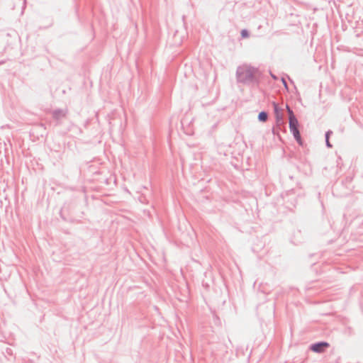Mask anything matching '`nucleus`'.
I'll return each mask as SVG.
<instances>
[{"label":"nucleus","instance_id":"1","mask_svg":"<svg viewBox=\"0 0 363 363\" xmlns=\"http://www.w3.org/2000/svg\"><path fill=\"white\" fill-rule=\"evenodd\" d=\"M258 75V70L249 66L239 67L238 77L240 82H245L253 79Z\"/></svg>","mask_w":363,"mask_h":363},{"label":"nucleus","instance_id":"2","mask_svg":"<svg viewBox=\"0 0 363 363\" xmlns=\"http://www.w3.org/2000/svg\"><path fill=\"white\" fill-rule=\"evenodd\" d=\"M289 119V128L291 132L293 133L294 138L299 145H302L303 142L301 138V135L298 130V121L296 117H292Z\"/></svg>","mask_w":363,"mask_h":363},{"label":"nucleus","instance_id":"3","mask_svg":"<svg viewBox=\"0 0 363 363\" xmlns=\"http://www.w3.org/2000/svg\"><path fill=\"white\" fill-rule=\"evenodd\" d=\"M329 346V343L322 342L313 345L311 346V350L315 352H324L325 349L328 348Z\"/></svg>","mask_w":363,"mask_h":363},{"label":"nucleus","instance_id":"4","mask_svg":"<svg viewBox=\"0 0 363 363\" xmlns=\"http://www.w3.org/2000/svg\"><path fill=\"white\" fill-rule=\"evenodd\" d=\"M273 105H274V112H275L277 120L281 121L283 119V114H282L281 109H280L278 107L277 104L274 103Z\"/></svg>","mask_w":363,"mask_h":363},{"label":"nucleus","instance_id":"5","mask_svg":"<svg viewBox=\"0 0 363 363\" xmlns=\"http://www.w3.org/2000/svg\"><path fill=\"white\" fill-rule=\"evenodd\" d=\"M258 118L262 122H265L267 120V114L266 112H260L258 116Z\"/></svg>","mask_w":363,"mask_h":363},{"label":"nucleus","instance_id":"6","mask_svg":"<svg viewBox=\"0 0 363 363\" xmlns=\"http://www.w3.org/2000/svg\"><path fill=\"white\" fill-rule=\"evenodd\" d=\"M286 109H287V111H288V113H289V118H291L292 117H295L293 111L291 110V108L286 106Z\"/></svg>","mask_w":363,"mask_h":363},{"label":"nucleus","instance_id":"7","mask_svg":"<svg viewBox=\"0 0 363 363\" xmlns=\"http://www.w3.org/2000/svg\"><path fill=\"white\" fill-rule=\"evenodd\" d=\"M241 35L242 38H247L248 37V32L246 30H242L241 31Z\"/></svg>","mask_w":363,"mask_h":363},{"label":"nucleus","instance_id":"8","mask_svg":"<svg viewBox=\"0 0 363 363\" xmlns=\"http://www.w3.org/2000/svg\"><path fill=\"white\" fill-rule=\"evenodd\" d=\"M328 136L327 135V138H328ZM327 144H328V146H330V143H329V141H328V138H327Z\"/></svg>","mask_w":363,"mask_h":363},{"label":"nucleus","instance_id":"9","mask_svg":"<svg viewBox=\"0 0 363 363\" xmlns=\"http://www.w3.org/2000/svg\"><path fill=\"white\" fill-rule=\"evenodd\" d=\"M283 82H284V84L285 86H286V82H285L284 80H283Z\"/></svg>","mask_w":363,"mask_h":363}]
</instances>
